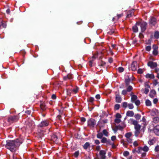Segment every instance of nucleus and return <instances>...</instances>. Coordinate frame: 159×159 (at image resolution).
Masks as SVG:
<instances>
[{
    "instance_id": "1a4fd4ad",
    "label": "nucleus",
    "mask_w": 159,
    "mask_h": 159,
    "mask_svg": "<svg viewBox=\"0 0 159 159\" xmlns=\"http://www.w3.org/2000/svg\"><path fill=\"white\" fill-rule=\"evenodd\" d=\"M137 62L135 61H133L131 65L130 68L133 71H135L137 69Z\"/></svg>"
},
{
    "instance_id": "a211bd4d",
    "label": "nucleus",
    "mask_w": 159,
    "mask_h": 159,
    "mask_svg": "<svg viewBox=\"0 0 159 159\" xmlns=\"http://www.w3.org/2000/svg\"><path fill=\"white\" fill-rule=\"evenodd\" d=\"M156 20L155 18L154 17L151 18L150 20V23L153 25H154L156 24Z\"/></svg>"
},
{
    "instance_id": "473e14b6",
    "label": "nucleus",
    "mask_w": 159,
    "mask_h": 159,
    "mask_svg": "<svg viewBox=\"0 0 159 159\" xmlns=\"http://www.w3.org/2000/svg\"><path fill=\"white\" fill-rule=\"evenodd\" d=\"M134 117L137 120H139L141 117V116L139 114H136L134 115Z\"/></svg>"
},
{
    "instance_id": "680f3d73",
    "label": "nucleus",
    "mask_w": 159,
    "mask_h": 159,
    "mask_svg": "<svg viewBox=\"0 0 159 159\" xmlns=\"http://www.w3.org/2000/svg\"><path fill=\"white\" fill-rule=\"evenodd\" d=\"M149 90L147 88H145L144 89V93L145 94H147Z\"/></svg>"
},
{
    "instance_id": "6e6552de",
    "label": "nucleus",
    "mask_w": 159,
    "mask_h": 159,
    "mask_svg": "<svg viewBox=\"0 0 159 159\" xmlns=\"http://www.w3.org/2000/svg\"><path fill=\"white\" fill-rule=\"evenodd\" d=\"M139 25H140L141 27L142 32H143L145 31L147 25V23L145 22H141L139 24Z\"/></svg>"
},
{
    "instance_id": "9b49d317",
    "label": "nucleus",
    "mask_w": 159,
    "mask_h": 159,
    "mask_svg": "<svg viewBox=\"0 0 159 159\" xmlns=\"http://www.w3.org/2000/svg\"><path fill=\"white\" fill-rule=\"evenodd\" d=\"M148 65L150 66L152 68H154L157 66V64L156 62H154L152 61H149L148 63Z\"/></svg>"
},
{
    "instance_id": "0e129e2a",
    "label": "nucleus",
    "mask_w": 159,
    "mask_h": 159,
    "mask_svg": "<svg viewBox=\"0 0 159 159\" xmlns=\"http://www.w3.org/2000/svg\"><path fill=\"white\" fill-rule=\"evenodd\" d=\"M127 91L125 90H124L122 91V94L123 95H125L127 93Z\"/></svg>"
},
{
    "instance_id": "f03ea898",
    "label": "nucleus",
    "mask_w": 159,
    "mask_h": 159,
    "mask_svg": "<svg viewBox=\"0 0 159 159\" xmlns=\"http://www.w3.org/2000/svg\"><path fill=\"white\" fill-rule=\"evenodd\" d=\"M141 126H138L135 128L134 135L136 137H141L144 132V130L141 129Z\"/></svg>"
},
{
    "instance_id": "3c124183",
    "label": "nucleus",
    "mask_w": 159,
    "mask_h": 159,
    "mask_svg": "<svg viewBox=\"0 0 159 159\" xmlns=\"http://www.w3.org/2000/svg\"><path fill=\"white\" fill-rule=\"evenodd\" d=\"M151 49V47L150 46H148L146 47V50L148 51H149Z\"/></svg>"
},
{
    "instance_id": "423d86ee",
    "label": "nucleus",
    "mask_w": 159,
    "mask_h": 159,
    "mask_svg": "<svg viewBox=\"0 0 159 159\" xmlns=\"http://www.w3.org/2000/svg\"><path fill=\"white\" fill-rule=\"evenodd\" d=\"M19 119L18 116H10L8 119V121L9 122L16 121Z\"/></svg>"
},
{
    "instance_id": "e433bc0d",
    "label": "nucleus",
    "mask_w": 159,
    "mask_h": 159,
    "mask_svg": "<svg viewBox=\"0 0 159 159\" xmlns=\"http://www.w3.org/2000/svg\"><path fill=\"white\" fill-rule=\"evenodd\" d=\"M127 141L129 143H131L132 142L133 139L131 137L129 138H126Z\"/></svg>"
},
{
    "instance_id": "79ce46f5",
    "label": "nucleus",
    "mask_w": 159,
    "mask_h": 159,
    "mask_svg": "<svg viewBox=\"0 0 159 159\" xmlns=\"http://www.w3.org/2000/svg\"><path fill=\"white\" fill-rule=\"evenodd\" d=\"M129 154V152L127 151H125L123 152V155L124 156L127 157L128 156Z\"/></svg>"
},
{
    "instance_id": "052dcab7",
    "label": "nucleus",
    "mask_w": 159,
    "mask_h": 159,
    "mask_svg": "<svg viewBox=\"0 0 159 159\" xmlns=\"http://www.w3.org/2000/svg\"><path fill=\"white\" fill-rule=\"evenodd\" d=\"M126 126L125 125V124H124L123 126V127H121L120 126H118V128H119V129H123Z\"/></svg>"
},
{
    "instance_id": "603ef678",
    "label": "nucleus",
    "mask_w": 159,
    "mask_h": 159,
    "mask_svg": "<svg viewBox=\"0 0 159 159\" xmlns=\"http://www.w3.org/2000/svg\"><path fill=\"white\" fill-rule=\"evenodd\" d=\"M88 100L89 102H93L94 99L93 98L91 97L89 98Z\"/></svg>"
},
{
    "instance_id": "412c9836",
    "label": "nucleus",
    "mask_w": 159,
    "mask_h": 159,
    "mask_svg": "<svg viewBox=\"0 0 159 159\" xmlns=\"http://www.w3.org/2000/svg\"><path fill=\"white\" fill-rule=\"evenodd\" d=\"M139 147L137 149L136 148H134L132 150V152L133 153H137L138 154L141 153V151L139 150Z\"/></svg>"
},
{
    "instance_id": "69168bd1",
    "label": "nucleus",
    "mask_w": 159,
    "mask_h": 159,
    "mask_svg": "<svg viewBox=\"0 0 159 159\" xmlns=\"http://www.w3.org/2000/svg\"><path fill=\"white\" fill-rule=\"evenodd\" d=\"M158 102V100L157 98H155L153 99V102L154 104H156Z\"/></svg>"
},
{
    "instance_id": "39448f33",
    "label": "nucleus",
    "mask_w": 159,
    "mask_h": 159,
    "mask_svg": "<svg viewBox=\"0 0 159 159\" xmlns=\"http://www.w3.org/2000/svg\"><path fill=\"white\" fill-rule=\"evenodd\" d=\"M78 90L79 88L77 87L73 90L68 89L67 91V95H70L71 93L75 94L78 92Z\"/></svg>"
},
{
    "instance_id": "7ed1b4c3",
    "label": "nucleus",
    "mask_w": 159,
    "mask_h": 159,
    "mask_svg": "<svg viewBox=\"0 0 159 159\" xmlns=\"http://www.w3.org/2000/svg\"><path fill=\"white\" fill-rule=\"evenodd\" d=\"M131 96V101L133 102H134L135 104L137 106H139L140 104V101L137 100V97L135 95L132 94L130 95Z\"/></svg>"
},
{
    "instance_id": "864d4df0",
    "label": "nucleus",
    "mask_w": 159,
    "mask_h": 159,
    "mask_svg": "<svg viewBox=\"0 0 159 159\" xmlns=\"http://www.w3.org/2000/svg\"><path fill=\"white\" fill-rule=\"evenodd\" d=\"M130 81V79H126L125 80V82L126 84H127V85L129 84Z\"/></svg>"
},
{
    "instance_id": "ea45409f",
    "label": "nucleus",
    "mask_w": 159,
    "mask_h": 159,
    "mask_svg": "<svg viewBox=\"0 0 159 159\" xmlns=\"http://www.w3.org/2000/svg\"><path fill=\"white\" fill-rule=\"evenodd\" d=\"M158 54V51L156 49H154L153 51V54L154 55H157Z\"/></svg>"
},
{
    "instance_id": "338daca9",
    "label": "nucleus",
    "mask_w": 159,
    "mask_h": 159,
    "mask_svg": "<svg viewBox=\"0 0 159 159\" xmlns=\"http://www.w3.org/2000/svg\"><path fill=\"white\" fill-rule=\"evenodd\" d=\"M81 121L83 122H84L86 121V119L84 117H82L81 118Z\"/></svg>"
},
{
    "instance_id": "aec40b11",
    "label": "nucleus",
    "mask_w": 159,
    "mask_h": 159,
    "mask_svg": "<svg viewBox=\"0 0 159 159\" xmlns=\"http://www.w3.org/2000/svg\"><path fill=\"white\" fill-rule=\"evenodd\" d=\"M6 26V24L5 23H3V20L2 19L0 18V27H2L5 28Z\"/></svg>"
},
{
    "instance_id": "bb28decb",
    "label": "nucleus",
    "mask_w": 159,
    "mask_h": 159,
    "mask_svg": "<svg viewBox=\"0 0 159 159\" xmlns=\"http://www.w3.org/2000/svg\"><path fill=\"white\" fill-rule=\"evenodd\" d=\"M134 13L133 10H131L129 11L128 12V14L127 15V17H129L132 16Z\"/></svg>"
},
{
    "instance_id": "a18cd8bd",
    "label": "nucleus",
    "mask_w": 159,
    "mask_h": 159,
    "mask_svg": "<svg viewBox=\"0 0 159 159\" xmlns=\"http://www.w3.org/2000/svg\"><path fill=\"white\" fill-rule=\"evenodd\" d=\"M133 89L132 87L131 86H129L127 89V91L128 92H130Z\"/></svg>"
},
{
    "instance_id": "c9c22d12",
    "label": "nucleus",
    "mask_w": 159,
    "mask_h": 159,
    "mask_svg": "<svg viewBox=\"0 0 159 159\" xmlns=\"http://www.w3.org/2000/svg\"><path fill=\"white\" fill-rule=\"evenodd\" d=\"M101 142L102 143H105L107 142V139L105 137L103 138L101 140Z\"/></svg>"
},
{
    "instance_id": "58836bf2",
    "label": "nucleus",
    "mask_w": 159,
    "mask_h": 159,
    "mask_svg": "<svg viewBox=\"0 0 159 159\" xmlns=\"http://www.w3.org/2000/svg\"><path fill=\"white\" fill-rule=\"evenodd\" d=\"M40 107L41 108V109L43 110H44L45 109V106L44 104L42 103L40 105Z\"/></svg>"
},
{
    "instance_id": "c756f323",
    "label": "nucleus",
    "mask_w": 159,
    "mask_h": 159,
    "mask_svg": "<svg viewBox=\"0 0 159 159\" xmlns=\"http://www.w3.org/2000/svg\"><path fill=\"white\" fill-rule=\"evenodd\" d=\"M154 37L156 39H158L159 38V32L157 31H156L155 32L154 34Z\"/></svg>"
},
{
    "instance_id": "13d9d810",
    "label": "nucleus",
    "mask_w": 159,
    "mask_h": 159,
    "mask_svg": "<svg viewBox=\"0 0 159 159\" xmlns=\"http://www.w3.org/2000/svg\"><path fill=\"white\" fill-rule=\"evenodd\" d=\"M143 72V70L141 69H139L138 70V73L139 74H142Z\"/></svg>"
},
{
    "instance_id": "f257e3e1",
    "label": "nucleus",
    "mask_w": 159,
    "mask_h": 159,
    "mask_svg": "<svg viewBox=\"0 0 159 159\" xmlns=\"http://www.w3.org/2000/svg\"><path fill=\"white\" fill-rule=\"evenodd\" d=\"M22 143V140L19 139L15 140H8L7 141L6 147L11 152H14Z\"/></svg>"
},
{
    "instance_id": "7c9ffc66",
    "label": "nucleus",
    "mask_w": 159,
    "mask_h": 159,
    "mask_svg": "<svg viewBox=\"0 0 159 159\" xmlns=\"http://www.w3.org/2000/svg\"><path fill=\"white\" fill-rule=\"evenodd\" d=\"M102 136L103 134L102 133H99L97 135V137L99 139H101Z\"/></svg>"
},
{
    "instance_id": "0eeeda50",
    "label": "nucleus",
    "mask_w": 159,
    "mask_h": 159,
    "mask_svg": "<svg viewBox=\"0 0 159 159\" xmlns=\"http://www.w3.org/2000/svg\"><path fill=\"white\" fill-rule=\"evenodd\" d=\"M96 123V121L94 119H90L88 121V125L90 127H93L95 125Z\"/></svg>"
},
{
    "instance_id": "774afa93",
    "label": "nucleus",
    "mask_w": 159,
    "mask_h": 159,
    "mask_svg": "<svg viewBox=\"0 0 159 159\" xmlns=\"http://www.w3.org/2000/svg\"><path fill=\"white\" fill-rule=\"evenodd\" d=\"M95 97L96 98V99H99L100 98V95L99 94H97V95H96Z\"/></svg>"
},
{
    "instance_id": "09e8293b",
    "label": "nucleus",
    "mask_w": 159,
    "mask_h": 159,
    "mask_svg": "<svg viewBox=\"0 0 159 159\" xmlns=\"http://www.w3.org/2000/svg\"><path fill=\"white\" fill-rule=\"evenodd\" d=\"M79 152L78 151H77L76 152H75L74 154V156L76 157H78V156H79Z\"/></svg>"
},
{
    "instance_id": "f704fd0d",
    "label": "nucleus",
    "mask_w": 159,
    "mask_h": 159,
    "mask_svg": "<svg viewBox=\"0 0 159 159\" xmlns=\"http://www.w3.org/2000/svg\"><path fill=\"white\" fill-rule=\"evenodd\" d=\"M146 104L147 106H150L151 105V102L149 100H147L146 101Z\"/></svg>"
},
{
    "instance_id": "c85d7f7f",
    "label": "nucleus",
    "mask_w": 159,
    "mask_h": 159,
    "mask_svg": "<svg viewBox=\"0 0 159 159\" xmlns=\"http://www.w3.org/2000/svg\"><path fill=\"white\" fill-rule=\"evenodd\" d=\"M132 135V133L131 132L127 133L125 135V136L126 138H129L131 137Z\"/></svg>"
},
{
    "instance_id": "de8ad7c7",
    "label": "nucleus",
    "mask_w": 159,
    "mask_h": 159,
    "mask_svg": "<svg viewBox=\"0 0 159 159\" xmlns=\"http://www.w3.org/2000/svg\"><path fill=\"white\" fill-rule=\"evenodd\" d=\"M120 105L118 104H116L115 105L114 107V108L115 110H118L120 108Z\"/></svg>"
},
{
    "instance_id": "cd10ccee",
    "label": "nucleus",
    "mask_w": 159,
    "mask_h": 159,
    "mask_svg": "<svg viewBox=\"0 0 159 159\" xmlns=\"http://www.w3.org/2000/svg\"><path fill=\"white\" fill-rule=\"evenodd\" d=\"M142 121L143 122V125H144L145 126L147 124V123L146 122V120L145 117L143 116V117L142 120Z\"/></svg>"
},
{
    "instance_id": "20e7f679",
    "label": "nucleus",
    "mask_w": 159,
    "mask_h": 159,
    "mask_svg": "<svg viewBox=\"0 0 159 159\" xmlns=\"http://www.w3.org/2000/svg\"><path fill=\"white\" fill-rule=\"evenodd\" d=\"M106 152L104 150H101L99 152L98 158L99 159H105Z\"/></svg>"
},
{
    "instance_id": "6ab92c4d",
    "label": "nucleus",
    "mask_w": 159,
    "mask_h": 159,
    "mask_svg": "<svg viewBox=\"0 0 159 159\" xmlns=\"http://www.w3.org/2000/svg\"><path fill=\"white\" fill-rule=\"evenodd\" d=\"M156 92L155 90H152V91H151L150 92V96L151 98H153V97H154L156 95Z\"/></svg>"
},
{
    "instance_id": "6e6d98bb",
    "label": "nucleus",
    "mask_w": 159,
    "mask_h": 159,
    "mask_svg": "<svg viewBox=\"0 0 159 159\" xmlns=\"http://www.w3.org/2000/svg\"><path fill=\"white\" fill-rule=\"evenodd\" d=\"M114 32V30H110V31H108V33L111 35L112 34H113Z\"/></svg>"
},
{
    "instance_id": "393cba45",
    "label": "nucleus",
    "mask_w": 159,
    "mask_h": 159,
    "mask_svg": "<svg viewBox=\"0 0 159 159\" xmlns=\"http://www.w3.org/2000/svg\"><path fill=\"white\" fill-rule=\"evenodd\" d=\"M156 141L155 138H153L152 139H150L148 142V143L150 145H152L155 143Z\"/></svg>"
},
{
    "instance_id": "4c0bfd02",
    "label": "nucleus",
    "mask_w": 159,
    "mask_h": 159,
    "mask_svg": "<svg viewBox=\"0 0 159 159\" xmlns=\"http://www.w3.org/2000/svg\"><path fill=\"white\" fill-rule=\"evenodd\" d=\"M122 106L123 107L126 108L128 107V104L126 102H124L122 103Z\"/></svg>"
},
{
    "instance_id": "a878e982",
    "label": "nucleus",
    "mask_w": 159,
    "mask_h": 159,
    "mask_svg": "<svg viewBox=\"0 0 159 159\" xmlns=\"http://www.w3.org/2000/svg\"><path fill=\"white\" fill-rule=\"evenodd\" d=\"M90 146V143L88 142H86L83 146V148L84 149H87Z\"/></svg>"
},
{
    "instance_id": "4d7b16f0",
    "label": "nucleus",
    "mask_w": 159,
    "mask_h": 159,
    "mask_svg": "<svg viewBox=\"0 0 159 159\" xmlns=\"http://www.w3.org/2000/svg\"><path fill=\"white\" fill-rule=\"evenodd\" d=\"M155 151L156 152H158L159 151V146H157L155 148Z\"/></svg>"
},
{
    "instance_id": "5701e85b",
    "label": "nucleus",
    "mask_w": 159,
    "mask_h": 159,
    "mask_svg": "<svg viewBox=\"0 0 159 159\" xmlns=\"http://www.w3.org/2000/svg\"><path fill=\"white\" fill-rule=\"evenodd\" d=\"M146 77L147 78L153 79L154 76L153 74H147L146 75Z\"/></svg>"
},
{
    "instance_id": "c03bdc74",
    "label": "nucleus",
    "mask_w": 159,
    "mask_h": 159,
    "mask_svg": "<svg viewBox=\"0 0 159 159\" xmlns=\"http://www.w3.org/2000/svg\"><path fill=\"white\" fill-rule=\"evenodd\" d=\"M128 107L130 109H133L134 108V106L132 104H128Z\"/></svg>"
},
{
    "instance_id": "2f4dec72",
    "label": "nucleus",
    "mask_w": 159,
    "mask_h": 159,
    "mask_svg": "<svg viewBox=\"0 0 159 159\" xmlns=\"http://www.w3.org/2000/svg\"><path fill=\"white\" fill-rule=\"evenodd\" d=\"M139 142L138 141H135L133 143V145L135 147L138 146L139 145Z\"/></svg>"
},
{
    "instance_id": "9d476101",
    "label": "nucleus",
    "mask_w": 159,
    "mask_h": 159,
    "mask_svg": "<svg viewBox=\"0 0 159 159\" xmlns=\"http://www.w3.org/2000/svg\"><path fill=\"white\" fill-rule=\"evenodd\" d=\"M153 131L156 135H159V125H157L154 127Z\"/></svg>"
},
{
    "instance_id": "72a5a7b5",
    "label": "nucleus",
    "mask_w": 159,
    "mask_h": 159,
    "mask_svg": "<svg viewBox=\"0 0 159 159\" xmlns=\"http://www.w3.org/2000/svg\"><path fill=\"white\" fill-rule=\"evenodd\" d=\"M133 30L134 32H136L138 31V28L136 26H134L133 27Z\"/></svg>"
},
{
    "instance_id": "dca6fc26",
    "label": "nucleus",
    "mask_w": 159,
    "mask_h": 159,
    "mask_svg": "<svg viewBox=\"0 0 159 159\" xmlns=\"http://www.w3.org/2000/svg\"><path fill=\"white\" fill-rule=\"evenodd\" d=\"M116 101L117 102H120L121 101V98L119 94H116Z\"/></svg>"
},
{
    "instance_id": "4468645a",
    "label": "nucleus",
    "mask_w": 159,
    "mask_h": 159,
    "mask_svg": "<svg viewBox=\"0 0 159 159\" xmlns=\"http://www.w3.org/2000/svg\"><path fill=\"white\" fill-rule=\"evenodd\" d=\"M139 147V150L141 151V153H142L143 151L144 152H147L149 150V148L146 145L144 146L143 148L142 147Z\"/></svg>"
},
{
    "instance_id": "ddd939ff",
    "label": "nucleus",
    "mask_w": 159,
    "mask_h": 159,
    "mask_svg": "<svg viewBox=\"0 0 159 159\" xmlns=\"http://www.w3.org/2000/svg\"><path fill=\"white\" fill-rule=\"evenodd\" d=\"M48 121L46 120L42 121L39 125V126L41 127H43L48 126Z\"/></svg>"
},
{
    "instance_id": "f3484780",
    "label": "nucleus",
    "mask_w": 159,
    "mask_h": 159,
    "mask_svg": "<svg viewBox=\"0 0 159 159\" xmlns=\"http://www.w3.org/2000/svg\"><path fill=\"white\" fill-rule=\"evenodd\" d=\"M123 16V13H121V14H117L116 16L114 17L112 19V20L113 21H114L115 20H117L118 19L122 16Z\"/></svg>"
},
{
    "instance_id": "37998d69",
    "label": "nucleus",
    "mask_w": 159,
    "mask_h": 159,
    "mask_svg": "<svg viewBox=\"0 0 159 159\" xmlns=\"http://www.w3.org/2000/svg\"><path fill=\"white\" fill-rule=\"evenodd\" d=\"M118 70L120 72H122L124 71V68L121 67H119L118 68Z\"/></svg>"
},
{
    "instance_id": "e2e57ef3",
    "label": "nucleus",
    "mask_w": 159,
    "mask_h": 159,
    "mask_svg": "<svg viewBox=\"0 0 159 159\" xmlns=\"http://www.w3.org/2000/svg\"><path fill=\"white\" fill-rule=\"evenodd\" d=\"M95 143L96 144H100V142L99 140L96 139L95 140Z\"/></svg>"
},
{
    "instance_id": "b1692460",
    "label": "nucleus",
    "mask_w": 159,
    "mask_h": 159,
    "mask_svg": "<svg viewBox=\"0 0 159 159\" xmlns=\"http://www.w3.org/2000/svg\"><path fill=\"white\" fill-rule=\"evenodd\" d=\"M72 78V76L71 74H69L67 76H65L64 77V79L65 80H66L68 79H70Z\"/></svg>"
},
{
    "instance_id": "f8f14e48",
    "label": "nucleus",
    "mask_w": 159,
    "mask_h": 159,
    "mask_svg": "<svg viewBox=\"0 0 159 159\" xmlns=\"http://www.w3.org/2000/svg\"><path fill=\"white\" fill-rule=\"evenodd\" d=\"M130 120L132 122V124L134 125V128H136V127H137L138 126L139 127L141 126L140 125L138 124V121L136 120H133L132 119H130Z\"/></svg>"
},
{
    "instance_id": "4be33fe9",
    "label": "nucleus",
    "mask_w": 159,
    "mask_h": 159,
    "mask_svg": "<svg viewBox=\"0 0 159 159\" xmlns=\"http://www.w3.org/2000/svg\"><path fill=\"white\" fill-rule=\"evenodd\" d=\"M152 122L155 124H157L159 122V117H155L153 118Z\"/></svg>"
},
{
    "instance_id": "8fccbe9b",
    "label": "nucleus",
    "mask_w": 159,
    "mask_h": 159,
    "mask_svg": "<svg viewBox=\"0 0 159 159\" xmlns=\"http://www.w3.org/2000/svg\"><path fill=\"white\" fill-rule=\"evenodd\" d=\"M121 121V120L120 119L116 118L115 120V122L117 123H119Z\"/></svg>"
},
{
    "instance_id": "bf43d9fd",
    "label": "nucleus",
    "mask_w": 159,
    "mask_h": 159,
    "mask_svg": "<svg viewBox=\"0 0 159 159\" xmlns=\"http://www.w3.org/2000/svg\"><path fill=\"white\" fill-rule=\"evenodd\" d=\"M98 55H99L97 53V54H95V55H94L93 57V58H98V57H98Z\"/></svg>"
},
{
    "instance_id": "49530a36",
    "label": "nucleus",
    "mask_w": 159,
    "mask_h": 159,
    "mask_svg": "<svg viewBox=\"0 0 159 159\" xmlns=\"http://www.w3.org/2000/svg\"><path fill=\"white\" fill-rule=\"evenodd\" d=\"M116 118L120 119L121 118L122 116L119 113H117L116 114Z\"/></svg>"
},
{
    "instance_id": "5fc2aeb1",
    "label": "nucleus",
    "mask_w": 159,
    "mask_h": 159,
    "mask_svg": "<svg viewBox=\"0 0 159 159\" xmlns=\"http://www.w3.org/2000/svg\"><path fill=\"white\" fill-rule=\"evenodd\" d=\"M111 139L112 141H114L116 140V137L115 136H113L111 137Z\"/></svg>"
},
{
    "instance_id": "a19ab883",
    "label": "nucleus",
    "mask_w": 159,
    "mask_h": 159,
    "mask_svg": "<svg viewBox=\"0 0 159 159\" xmlns=\"http://www.w3.org/2000/svg\"><path fill=\"white\" fill-rule=\"evenodd\" d=\"M103 133L106 136H107L108 135V132L106 129H104L103 131Z\"/></svg>"
},
{
    "instance_id": "2eb2a0df",
    "label": "nucleus",
    "mask_w": 159,
    "mask_h": 159,
    "mask_svg": "<svg viewBox=\"0 0 159 159\" xmlns=\"http://www.w3.org/2000/svg\"><path fill=\"white\" fill-rule=\"evenodd\" d=\"M134 113L133 111H128L126 112V115L127 116L132 117L134 115Z\"/></svg>"
}]
</instances>
